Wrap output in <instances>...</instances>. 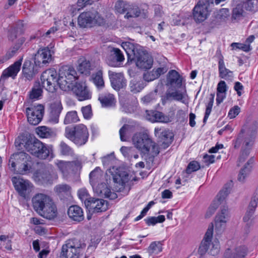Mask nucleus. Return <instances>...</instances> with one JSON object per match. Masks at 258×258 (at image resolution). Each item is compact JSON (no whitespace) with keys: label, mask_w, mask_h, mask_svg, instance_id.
<instances>
[{"label":"nucleus","mask_w":258,"mask_h":258,"mask_svg":"<svg viewBox=\"0 0 258 258\" xmlns=\"http://www.w3.org/2000/svg\"><path fill=\"white\" fill-rule=\"evenodd\" d=\"M105 22L104 18L97 11L84 12L78 18V24L83 28L102 26Z\"/></svg>","instance_id":"10"},{"label":"nucleus","mask_w":258,"mask_h":258,"mask_svg":"<svg viewBox=\"0 0 258 258\" xmlns=\"http://www.w3.org/2000/svg\"><path fill=\"white\" fill-rule=\"evenodd\" d=\"M122 46L127 54L128 59L131 60L135 59L136 54L140 50L137 48L133 43L128 42H123Z\"/></svg>","instance_id":"35"},{"label":"nucleus","mask_w":258,"mask_h":258,"mask_svg":"<svg viewBox=\"0 0 258 258\" xmlns=\"http://www.w3.org/2000/svg\"><path fill=\"white\" fill-rule=\"evenodd\" d=\"M40 68L35 62L32 63L30 60H25L22 67L23 77L27 80H32L38 73Z\"/></svg>","instance_id":"20"},{"label":"nucleus","mask_w":258,"mask_h":258,"mask_svg":"<svg viewBox=\"0 0 258 258\" xmlns=\"http://www.w3.org/2000/svg\"><path fill=\"white\" fill-rule=\"evenodd\" d=\"M56 71L49 69L44 71L40 77L41 85L49 92L53 93L58 85V77Z\"/></svg>","instance_id":"12"},{"label":"nucleus","mask_w":258,"mask_h":258,"mask_svg":"<svg viewBox=\"0 0 258 258\" xmlns=\"http://www.w3.org/2000/svg\"><path fill=\"white\" fill-rule=\"evenodd\" d=\"M162 241H153L147 248V251L150 255L158 254L162 251Z\"/></svg>","instance_id":"38"},{"label":"nucleus","mask_w":258,"mask_h":258,"mask_svg":"<svg viewBox=\"0 0 258 258\" xmlns=\"http://www.w3.org/2000/svg\"><path fill=\"white\" fill-rule=\"evenodd\" d=\"M102 106L104 107H110L115 105V99L113 95L110 93H104L100 94L98 97Z\"/></svg>","instance_id":"32"},{"label":"nucleus","mask_w":258,"mask_h":258,"mask_svg":"<svg viewBox=\"0 0 258 258\" xmlns=\"http://www.w3.org/2000/svg\"><path fill=\"white\" fill-rule=\"evenodd\" d=\"M24 25L23 21L19 20L15 24V26L13 27V31L16 32L19 35L22 34L24 31Z\"/></svg>","instance_id":"58"},{"label":"nucleus","mask_w":258,"mask_h":258,"mask_svg":"<svg viewBox=\"0 0 258 258\" xmlns=\"http://www.w3.org/2000/svg\"><path fill=\"white\" fill-rule=\"evenodd\" d=\"M76 161L66 162L60 161L57 163V166L64 175H67L72 170V168L77 165Z\"/></svg>","instance_id":"37"},{"label":"nucleus","mask_w":258,"mask_h":258,"mask_svg":"<svg viewBox=\"0 0 258 258\" xmlns=\"http://www.w3.org/2000/svg\"><path fill=\"white\" fill-rule=\"evenodd\" d=\"M218 69L219 77L221 78H225L226 77V68L225 67L224 57L223 56H220L219 58Z\"/></svg>","instance_id":"55"},{"label":"nucleus","mask_w":258,"mask_h":258,"mask_svg":"<svg viewBox=\"0 0 258 258\" xmlns=\"http://www.w3.org/2000/svg\"><path fill=\"white\" fill-rule=\"evenodd\" d=\"M240 108L237 105H235L231 108L228 112V116L232 119L235 118L240 112Z\"/></svg>","instance_id":"61"},{"label":"nucleus","mask_w":258,"mask_h":258,"mask_svg":"<svg viewBox=\"0 0 258 258\" xmlns=\"http://www.w3.org/2000/svg\"><path fill=\"white\" fill-rule=\"evenodd\" d=\"M78 195L79 199L82 201V202H84L86 207L87 206L86 202L90 201V200L93 198L89 197L88 190L86 188H81L79 189L78 191Z\"/></svg>","instance_id":"49"},{"label":"nucleus","mask_w":258,"mask_h":258,"mask_svg":"<svg viewBox=\"0 0 258 258\" xmlns=\"http://www.w3.org/2000/svg\"><path fill=\"white\" fill-rule=\"evenodd\" d=\"M120 151L122 155L128 159H131L133 157V153L136 152V149L133 147L122 146Z\"/></svg>","instance_id":"51"},{"label":"nucleus","mask_w":258,"mask_h":258,"mask_svg":"<svg viewBox=\"0 0 258 258\" xmlns=\"http://www.w3.org/2000/svg\"><path fill=\"white\" fill-rule=\"evenodd\" d=\"M141 11L139 8L131 9L130 7L129 10L127 11V13L124 16V18L127 19L130 18H136L139 17Z\"/></svg>","instance_id":"54"},{"label":"nucleus","mask_w":258,"mask_h":258,"mask_svg":"<svg viewBox=\"0 0 258 258\" xmlns=\"http://www.w3.org/2000/svg\"><path fill=\"white\" fill-rule=\"evenodd\" d=\"M130 128V126L128 124H124L119 130V135L120 140L122 142H124L126 141V138L125 137V134L126 132Z\"/></svg>","instance_id":"60"},{"label":"nucleus","mask_w":258,"mask_h":258,"mask_svg":"<svg viewBox=\"0 0 258 258\" xmlns=\"http://www.w3.org/2000/svg\"><path fill=\"white\" fill-rule=\"evenodd\" d=\"M146 118L152 122H160L167 123L170 121L169 117L163 113L157 110H146Z\"/></svg>","instance_id":"28"},{"label":"nucleus","mask_w":258,"mask_h":258,"mask_svg":"<svg viewBox=\"0 0 258 258\" xmlns=\"http://www.w3.org/2000/svg\"><path fill=\"white\" fill-rule=\"evenodd\" d=\"M72 90L79 101H84L91 98V92L85 83H76Z\"/></svg>","instance_id":"18"},{"label":"nucleus","mask_w":258,"mask_h":258,"mask_svg":"<svg viewBox=\"0 0 258 258\" xmlns=\"http://www.w3.org/2000/svg\"><path fill=\"white\" fill-rule=\"evenodd\" d=\"M199 1L192 10V16L196 23H201L207 19L210 14L209 8Z\"/></svg>","instance_id":"17"},{"label":"nucleus","mask_w":258,"mask_h":258,"mask_svg":"<svg viewBox=\"0 0 258 258\" xmlns=\"http://www.w3.org/2000/svg\"><path fill=\"white\" fill-rule=\"evenodd\" d=\"M94 190L98 196L102 198L110 200H114L117 198L116 194L111 191L110 187L105 183L98 184L94 188Z\"/></svg>","instance_id":"26"},{"label":"nucleus","mask_w":258,"mask_h":258,"mask_svg":"<svg viewBox=\"0 0 258 258\" xmlns=\"http://www.w3.org/2000/svg\"><path fill=\"white\" fill-rule=\"evenodd\" d=\"M24 41V38H22L21 39L20 43L16 44L14 46L11 47L5 55L0 57V64L4 63L15 55Z\"/></svg>","instance_id":"31"},{"label":"nucleus","mask_w":258,"mask_h":258,"mask_svg":"<svg viewBox=\"0 0 258 258\" xmlns=\"http://www.w3.org/2000/svg\"><path fill=\"white\" fill-rule=\"evenodd\" d=\"M92 70V67L90 62L87 60H83L79 64L78 67L79 72L86 76L90 75Z\"/></svg>","instance_id":"42"},{"label":"nucleus","mask_w":258,"mask_h":258,"mask_svg":"<svg viewBox=\"0 0 258 258\" xmlns=\"http://www.w3.org/2000/svg\"><path fill=\"white\" fill-rule=\"evenodd\" d=\"M54 189L57 194H68L70 192L71 187L67 184H60L56 185Z\"/></svg>","instance_id":"48"},{"label":"nucleus","mask_w":258,"mask_h":258,"mask_svg":"<svg viewBox=\"0 0 258 258\" xmlns=\"http://www.w3.org/2000/svg\"><path fill=\"white\" fill-rule=\"evenodd\" d=\"M107 64L111 67H118V61L115 60V58L112 55H110L106 59Z\"/></svg>","instance_id":"63"},{"label":"nucleus","mask_w":258,"mask_h":258,"mask_svg":"<svg viewBox=\"0 0 258 258\" xmlns=\"http://www.w3.org/2000/svg\"><path fill=\"white\" fill-rule=\"evenodd\" d=\"M86 247V244L83 241L77 239L70 240L62 245L60 257L79 258Z\"/></svg>","instance_id":"9"},{"label":"nucleus","mask_w":258,"mask_h":258,"mask_svg":"<svg viewBox=\"0 0 258 258\" xmlns=\"http://www.w3.org/2000/svg\"><path fill=\"white\" fill-rule=\"evenodd\" d=\"M214 98H215V94L211 93L210 95L209 102L208 103V104L206 106L205 115H204V119H203L204 123L206 122V121L211 112L212 108V107L213 105Z\"/></svg>","instance_id":"47"},{"label":"nucleus","mask_w":258,"mask_h":258,"mask_svg":"<svg viewBox=\"0 0 258 258\" xmlns=\"http://www.w3.org/2000/svg\"><path fill=\"white\" fill-rule=\"evenodd\" d=\"M17 148L23 149L34 156L40 159H46L49 157L52 158V149L36 138L22 137L15 141Z\"/></svg>","instance_id":"2"},{"label":"nucleus","mask_w":258,"mask_h":258,"mask_svg":"<svg viewBox=\"0 0 258 258\" xmlns=\"http://www.w3.org/2000/svg\"><path fill=\"white\" fill-rule=\"evenodd\" d=\"M22 59V58L19 59L9 67L4 70L1 75L0 81H4L9 77L15 79L20 70Z\"/></svg>","instance_id":"22"},{"label":"nucleus","mask_w":258,"mask_h":258,"mask_svg":"<svg viewBox=\"0 0 258 258\" xmlns=\"http://www.w3.org/2000/svg\"><path fill=\"white\" fill-rule=\"evenodd\" d=\"M155 134L158 138V142L161 148L166 149L172 143L174 135L169 130L155 128Z\"/></svg>","instance_id":"16"},{"label":"nucleus","mask_w":258,"mask_h":258,"mask_svg":"<svg viewBox=\"0 0 258 258\" xmlns=\"http://www.w3.org/2000/svg\"><path fill=\"white\" fill-rule=\"evenodd\" d=\"M182 78L176 71L171 70L169 71L167 75V85L170 87L162 98L163 104L172 100L185 103L183 99L186 95V90L184 88L183 91L179 90L182 87Z\"/></svg>","instance_id":"3"},{"label":"nucleus","mask_w":258,"mask_h":258,"mask_svg":"<svg viewBox=\"0 0 258 258\" xmlns=\"http://www.w3.org/2000/svg\"><path fill=\"white\" fill-rule=\"evenodd\" d=\"M108 75L112 88L119 90L126 86V80L122 73H116L109 71Z\"/></svg>","instance_id":"24"},{"label":"nucleus","mask_w":258,"mask_h":258,"mask_svg":"<svg viewBox=\"0 0 258 258\" xmlns=\"http://www.w3.org/2000/svg\"><path fill=\"white\" fill-rule=\"evenodd\" d=\"M226 188L223 186L219 191L216 198L210 205L205 215L206 218L211 217L216 209L221 206V211L216 215L215 219L216 229L220 230L222 226L226 224Z\"/></svg>","instance_id":"5"},{"label":"nucleus","mask_w":258,"mask_h":258,"mask_svg":"<svg viewBox=\"0 0 258 258\" xmlns=\"http://www.w3.org/2000/svg\"><path fill=\"white\" fill-rule=\"evenodd\" d=\"M68 215L69 218L73 221L80 222L84 219L83 209L77 205H72L68 209Z\"/></svg>","instance_id":"30"},{"label":"nucleus","mask_w":258,"mask_h":258,"mask_svg":"<svg viewBox=\"0 0 258 258\" xmlns=\"http://www.w3.org/2000/svg\"><path fill=\"white\" fill-rule=\"evenodd\" d=\"M9 164L18 174L24 175L30 172L33 162L31 156L22 151L12 155Z\"/></svg>","instance_id":"6"},{"label":"nucleus","mask_w":258,"mask_h":258,"mask_svg":"<svg viewBox=\"0 0 258 258\" xmlns=\"http://www.w3.org/2000/svg\"><path fill=\"white\" fill-rule=\"evenodd\" d=\"M254 212L255 211H253V210L249 209L248 208L245 215L243 218L244 222H248L253 215Z\"/></svg>","instance_id":"64"},{"label":"nucleus","mask_w":258,"mask_h":258,"mask_svg":"<svg viewBox=\"0 0 258 258\" xmlns=\"http://www.w3.org/2000/svg\"><path fill=\"white\" fill-rule=\"evenodd\" d=\"M87 203L86 208L93 213L102 212L108 209V203L103 199L93 198Z\"/></svg>","instance_id":"21"},{"label":"nucleus","mask_w":258,"mask_h":258,"mask_svg":"<svg viewBox=\"0 0 258 258\" xmlns=\"http://www.w3.org/2000/svg\"><path fill=\"white\" fill-rule=\"evenodd\" d=\"M132 140L135 147L145 154L148 153L150 150L156 155L160 152L158 147L147 133H136Z\"/></svg>","instance_id":"8"},{"label":"nucleus","mask_w":258,"mask_h":258,"mask_svg":"<svg viewBox=\"0 0 258 258\" xmlns=\"http://www.w3.org/2000/svg\"><path fill=\"white\" fill-rule=\"evenodd\" d=\"M168 70V67L166 64H160L159 67H155L152 71L145 73L143 78L146 81H152L165 74Z\"/></svg>","instance_id":"19"},{"label":"nucleus","mask_w":258,"mask_h":258,"mask_svg":"<svg viewBox=\"0 0 258 258\" xmlns=\"http://www.w3.org/2000/svg\"><path fill=\"white\" fill-rule=\"evenodd\" d=\"M247 254L244 246H239L235 249V252L231 254L230 258H244Z\"/></svg>","instance_id":"50"},{"label":"nucleus","mask_w":258,"mask_h":258,"mask_svg":"<svg viewBox=\"0 0 258 258\" xmlns=\"http://www.w3.org/2000/svg\"><path fill=\"white\" fill-rule=\"evenodd\" d=\"M108 172L112 175L115 183L123 185L128 180V174L125 171L113 167L108 170Z\"/></svg>","instance_id":"29"},{"label":"nucleus","mask_w":258,"mask_h":258,"mask_svg":"<svg viewBox=\"0 0 258 258\" xmlns=\"http://www.w3.org/2000/svg\"><path fill=\"white\" fill-rule=\"evenodd\" d=\"M254 162L253 157L250 158L248 161L245 164L244 166L239 171L237 179L239 181L244 182L246 177L250 173L251 170V164Z\"/></svg>","instance_id":"33"},{"label":"nucleus","mask_w":258,"mask_h":258,"mask_svg":"<svg viewBox=\"0 0 258 258\" xmlns=\"http://www.w3.org/2000/svg\"><path fill=\"white\" fill-rule=\"evenodd\" d=\"M65 137L78 146H82L88 141L89 133L87 126L79 124L65 128Z\"/></svg>","instance_id":"7"},{"label":"nucleus","mask_w":258,"mask_h":258,"mask_svg":"<svg viewBox=\"0 0 258 258\" xmlns=\"http://www.w3.org/2000/svg\"><path fill=\"white\" fill-rule=\"evenodd\" d=\"M58 77L59 87L62 90L66 91L76 79L77 72L73 67L64 66L59 69Z\"/></svg>","instance_id":"11"},{"label":"nucleus","mask_w":258,"mask_h":258,"mask_svg":"<svg viewBox=\"0 0 258 258\" xmlns=\"http://www.w3.org/2000/svg\"><path fill=\"white\" fill-rule=\"evenodd\" d=\"M63 107L60 101H57L52 103L50 106L49 121L53 124L57 123L59 122V115Z\"/></svg>","instance_id":"25"},{"label":"nucleus","mask_w":258,"mask_h":258,"mask_svg":"<svg viewBox=\"0 0 258 258\" xmlns=\"http://www.w3.org/2000/svg\"><path fill=\"white\" fill-rule=\"evenodd\" d=\"M226 97V83L224 81H220L216 89V104L219 105L222 103Z\"/></svg>","instance_id":"34"},{"label":"nucleus","mask_w":258,"mask_h":258,"mask_svg":"<svg viewBox=\"0 0 258 258\" xmlns=\"http://www.w3.org/2000/svg\"><path fill=\"white\" fill-rule=\"evenodd\" d=\"M34 177L36 181L41 183L47 182L50 179L51 176L49 171L47 170H37L34 174Z\"/></svg>","instance_id":"36"},{"label":"nucleus","mask_w":258,"mask_h":258,"mask_svg":"<svg viewBox=\"0 0 258 258\" xmlns=\"http://www.w3.org/2000/svg\"><path fill=\"white\" fill-rule=\"evenodd\" d=\"M241 5L243 6V8L248 11H252L254 8V4L252 0H245L242 2Z\"/></svg>","instance_id":"62"},{"label":"nucleus","mask_w":258,"mask_h":258,"mask_svg":"<svg viewBox=\"0 0 258 258\" xmlns=\"http://www.w3.org/2000/svg\"><path fill=\"white\" fill-rule=\"evenodd\" d=\"M214 226L212 223L209 225L205 236L199 248V252L201 255H203L207 251L211 244L213 237Z\"/></svg>","instance_id":"27"},{"label":"nucleus","mask_w":258,"mask_h":258,"mask_svg":"<svg viewBox=\"0 0 258 258\" xmlns=\"http://www.w3.org/2000/svg\"><path fill=\"white\" fill-rule=\"evenodd\" d=\"M165 220L164 215H159L158 217H149L144 219L146 224L150 226H154L158 223H163Z\"/></svg>","instance_id":"45"},{"label":"nucleus","mask_w":258,"mask_h":258,"mask_svg":"<svg viewBox=\"0 0 258 258\" xmlns=\"http://www.w3.org/2000/svg\"><path fill=\"white\" fill-rule=\"evenodd\" d=\"M134 61L138 68L140 69L146 70L152 68L153 63V58L147 52L139 50L135 56Z\"/></svg>","instance_id":"14"},{"label":"nucleus","mask_w":258,"mask_h":258,"mask_svg":"<svg viewBox=\"0 0 258 258\" xmlns=\"http://www.w3.org/2000/svg\"><path fill=\"white\" fill-rule=\"evenodd\" d=\"M130 7V5L128 3L119 0L115 3V10L118 13L123 14L129 10Z\"/></svg>","instance_id":"46"},{"label":"nucleus","mask_w":258,"mask_h":258,"mask_svg":"<svg viewBox=\"0 0 258 258\" xmlns=\"http://www.w3.org/2000/svg\"><path fill=\"white\" fill-rule=\"evenodd\" d=\"M80 120L77 112L75 110L69 111L67 113L63 123L65 124L75 123Z\"/></svg>","instance_id":"43"},{"label":"nucleus","mask_w":258,"mask_h":258,"mask_svg":"<svg viewBox=\"0 0 258 258\" xmlns=\"http://www.w3.org/2000/svg\"><path fill=\"white\" fill-rule=\"evenodd\" d=\"M60 153L63 155L69 156L73 154V150L64 142H61L59 145Z\"/></svg>","instance_id":"52"},{"label":"nucleus","mask_w":258,"mask_h":258,"mask_svg":"<svg viewBox=\"0 0 258 258\" xmlns=\"http://www.w3.org/2000/svg\"><path fill=\"white\" fill-rule=\"evenodd\" d=\"M42 86L39 82H36L34 86L29 92V98L31 99H38L42 95Z\"/></svg>","instance_id":"39"},{"label":"nucleus","mask_w":258,"mask_h":258,"mask_svg":"<svg viewBox=\"0 0 258 258\" xmlns=\"http://www.w3.org/2000/svg\"><path fill=\"white\" fill-rule=\"evenodd\" d=\"M12 180L15 189L19 195L22 197H25L27 191L30 190L31 187V183L28 180L16 177H13Z\"/></svg>","instance_id":"23"},{"label":"nucleus","mask_w":258,"mask_h":258,"mask_svg":"<svg viewBox=\"0 0 258 258\" xmlns=\"http://www.w3.org/2000/svg\"><path fill=\"white\" fill-rule=\"evenodd\" d=\"M44 110V106L41 104L27 108L26 112L29 123L34 125H37L42 119Z\"/></svg>","instance_id":"13"},{"label":"nucleus","mask_w":258,"mask_h":258,"mask_svg":"<svg viewBox=\"0 0 258 258\" xmlns=\"http://www.w3.org/2000/svg\"><path fill=\"white\" fill-rule=\"evenodd\" d=\"M245 12L243 10V6L239 4L233 9L231 19L232 20H239L245 16Z\"/></svg>","instance_id":"41"},{"label":"nucleus","mask_w":258,"mask_h":258,"mask_svg":"<svg viewBox=\"0 0 258 258\" xmlns=\"http://www.w3.org/2000/svg\"><path fill=\"white\" fill-rule=\"evenodd\" d=\"M201 168L200 164L196 161L190 162L186 169V173L188 174H191L192 172L197 171Z\"/></svg>","instance_id":"53"},{"label":"nucleus","mask_w":258,"mask_h":258,"mask_svg":"<svg viewBox=\"0 0 258 258\" xmlns=\"http://www.w3.org/2000/svg\"><path fill=\"white\" fill-rule=\"evenodd\" d=\"M81 111L83 115V117L86 119H90L93 115L91 105H88L86 106L82 107L81 108Z\"/></svg>","instance_id":"57"},{"label":"nucleus","mask_w":258,"mask_h":258,"mask_svg":"<svg viewBox=\"0 0 258 258\" xmlns=\"http://www.w3.org/2000/svg\"><path fill=\"white\" fill-rule=\"evenodd\" d=\"M91 78L93 82L98 89H102L104 87L102 70H99L96 73L93 74Z\"/></svg>","instance_id":"40"},{"label":"nucleus","mask_w":258,"mask_h":258,"mask_svg":"<svg viewBox=\"0 0 258 258\" xmlns=\"http://www.w3.org/2000/svg\"><path fill=\"white\" fill-rule=\"evenodd\" d=\"M232 49H239L245 52H248L251 50V48L250 44H246L240 43H232L231 44Z\"/></svg>","instance_id":"56"},{"label":"nucleus","mask_w":258,"mask_h":258,"mask_svg":"<svg viewBox=\"0 0 258 258\" xmlns=\"http://www.w3.org/2000/svg\"><path fill=\"white\" fill-rule=\"evenodd\" d=\"M257 130V123L255 120L246 122L242 126L234 144V148L238 147L242 142L241 152L238 162L245 161L248 156L254 144Z\"/></svg>","instance_id":"1"},{"label":"nucleus","mask_w":258,"mask_h":258,"mask_svg":"<svg viewBox=\"0 0 258 258\" xmlns=\"http://www.w3.org/2000/svg\"><path fill=\"white\" fill-rule=\"evenodd\" d=\"M53 52L48 47L40 48L34 57V62L40 67L48 64L52 60Z\"/></svg>","instance_id":"15"},{"label":"nucleus","mask_w":258,"mask_h":258,"mask_svg":"<svg viewBox=\"0 0 258 258\" xmlns=\"http://www.w3.org/2000/svg\"><path fill=\"white\" fill-rule=\"evenodd\" d=\"M112 52H113V54H112V56L114 57L115 60H116L118 62H121L124 60V56L118 48H114Z\"/></svg>","instance_id":"59"},{"label":"nucleus","mask_w":258,"mask_h":258,"mask_svg":"<svg viewBox=\"0 0 258 258\" xmlns=\"http://www.w3.org/2000/svg\"><path fill=\"white\" fill-rule=\"evenodd\" d=\"M36 132L40 138H49L52 136V134L51 129L45 126L38 127Z\"/></svg>","instance_id":"44"},{"label":"nucleus","mask_w":258,"mask_h":258,"mask_svg":"<svg viewBox=\"0 0 258 258\" xmlns=\"http://www.w3.org/2000/svg\"><path fill=\"white\" fill-rule=\"evenodd\" d=\"M32 202L34 210L39 216L48 220H53L57 217L56 205L49 196L37 194L32 198Z\"/></svg>","instance_id":"4"}]
</instances>
